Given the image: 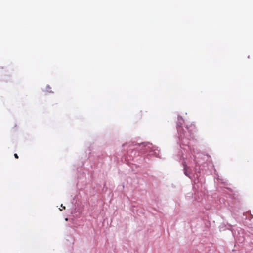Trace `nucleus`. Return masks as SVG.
Masks as SVG:
<instances>
[{
  "instance_id": "obj_1",
  "label": "nucleus",
  "mask_w": 253,
  "mask_h": 253,
  "mask_svg": "<svg viewBox=\"0 0 253 253\" xmlns=\"http://www.w3.org/2000/svg\"><path fill=\"white\" fill-rule=\"evenodd\" d=\"M14 157L16 159H18L19 158L18 155L17 154H16V153L14 154Z\"/></svg>"
},
{
  "instance_id": "obj_2",
  "label": "nucleus",
  "mask_w": 253,
  "mask_h": 253,
  "mask_svg": "<svg viewBox=\"0 0 253 253\" xmlns=\"http://www.w3.org/2000/svg\"><path fill=\"white\" fill-rule=\"evenodd\" d=\"M65 220L66 221H67V220H68V218H65Z\"/></svg>"
},
{
  "instance_id": "obj_3",
  "label": "nucleus",
  "mask_w": 253,
  "mask_h": 253,
  "mask_svg": "<svg viewBox=\"0 0 253 253\" xmlns=\"http://www.w3.org/2000/svg\"><path fill=\"white\" fill-rule=\"evenodd\" d=\"M185 175H187L186 171L185 172Z\"/></svg>"
},
{
  "instance_id": "obj_4",
  "label": "nucleus",
  "mask_w": 253,
  "mask_h": 253,
  "mask_svg": "<svg viewBox=\"0 0 253 253\" xmlns=\"http://www.w3.org/2000/svg\"><path fill=\"white\" fill-rule=\"evenodd\" d=\"M59 210H60V211H62V209L59 208Z\"/></svg>"
}]
</instances>
